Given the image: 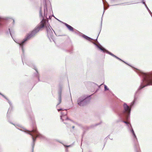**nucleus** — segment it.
I'll list each match as a JSON object with an SVG mask.
<instances>
[{
  "label": "nucleus",
  "instance_id": "1",
  "mask_svg": "<svg viewBox=\"0 0 152 152\" xmlns=\"http://www.w3.org/2000/svg\"><path fill=\"white\" fill-rule=\"evenodd\" d=\"M37 32H38L35 30V29H34L31 32L29 33L27 35L26 39L24 41L22 42L21 44H23L27 40L34 37Z\"/></svg>",
  "mask_w": 152,
  "mask_h": 152
},
{
  "label": "nucleus",
  "instance_id": "2",
  "mask_svg": "<svg viewBox=\"0 0 152 152\" xmlns=\"http://www.w3.org/2000/svg\"><path fill=\"white\" fill-rule=\"evenodd\" d=\"M46 24V20L44 19H43L40 22L39 25L35 29L38 32Z\"/></svg>",
  "mask_w": 152,
  "mask_h": 152
},
{
  "label": "nucleus",
  "instance_id": "3",
  "mask_svg": "<svg viewBox=\"0 0 152 152\" xmlns=\"http://www.w3.org/2000/svg\"><path fill=\"white\" fill-rule=\"evenodd\" d=\"M147 84L143 86H141L140 89H141L148 85H152V73L150 77L147 80Z\"/></svg>",
  "mask_w": 152,
  "mask_h": 152
},
{
  "label": "nucleus",
  "instance_id": "4",
  "mask_svg": "<svg viewBox=\"0 0 152 152\" xmlns=\"http://www.w3.org/2000/svg\"><path fill=\"white\" fill-rule=\"evenodd\" d=\"M85 99H79L77 101L78 104L80 106H83L86 103V102L85 100Z\"/></svg>",
  "mask_w": 152,
  "mask_h": 152
},
{
  "label": "nucleus",
  "instance_id": "5",
  "mask_svg": "<svg viewBox=\"0 0 152 152\" xmlns=\"http://www.w3.org/2000/svg\"><path fill=\"white\" fill-rule=\"evenodd\" d=\"M124 108L125 112L129 114L130 113V108H129V107L126 104H124Z\"/></svg>",
  "mask_w": 152,
  "mask_h": 152
},
{
  "label": "nucleus",
  "instance_id": "6",
  "mask_svg": "<svg viewBox=\"0 0 152 152\" xmlns=\"http://www.w3.org/2000/svg\"><path fill=\"white\" fill-rule=\"evenodd\" d=\"M37 130L34 128V129H33V130L29 132V134L32 136V137L34 141L36 140V137L35 138H34L33 137V135L32 134V133H34L36 134L37 133Z\"/></svg>",
  "mask_w": 152,
  "mask_h": 152
},
{
  "label": "nucleus",
  "instance_id": "7",
  "mask_svg": "<svg viewBox=\"0 0 152 152\" xmlns=\"http://www.w3.org/2000/svg\"><path fill=\"white\" fill-rule=\"evenodd\" d=\"M61 90H60L58 92V104H57V105H59L61 102Z\"/></svg>",
  "mask_w": 152,
  "mask_h": 152
},
{
  "label": "nucleus",
  "instance_id": "8",
  "mask_svg": "<svg viewBox=\"0 0 152 152\" xmlns=\"http://www.w3.org/2000/svg\"><path fill=\"white\" fill-rule=\"evenodd\" d=\"M65 25L68 28L70 31H73L74 28L70 26L68 24H67L65 23Z\"/></svg>",
  "mask_w": 152,
  "mask_h": 152
},
{
  "label": "nucleus",
  "instance_id": "9",
  "mask_svg": "<svg viewBox=\"0 0 152 152\" xmlns=\"http://www.w3.org/2000/svg\"><path fill=\"white\" fill-rule=\"evenodd\" d=\"M61 119L63 121L65 120L68 119V118L66 115H63L61 116Z\"/></svg>",
  "mask_w": 152,
  "mask_h": 152
},
{
  "label": "nucleus",
  "instance_id": "10",
  "mask_svg": "<svg viewBox=\"0 0 152 152\" xmlns=\"http://www.w3.org/2000/svg\"><path fill=\"white\" fill-rule=\"evenodd\" d=\"M101 50L104 52L105 51V49L101 45H99L97 46Z\"/></svg>",
  "mask_w": 152,
  "mask_h": 152
},
{
  "label": "nucleus",
  "instance_id": "11",
  "mask_svg": "<svg viewBox=\"0 0 152 152\" xmlns=\"http://www.w3.org/2000/svg\"><path fill=\"white\" fill-rule=\"evenodd\" d=\"M85 38L87 40H89V41H90L91 40V39L90 38L87 36H85Z\"/></svg>",
  "mask_w": 152,
  "mask_h": 152
},
{
  "label": "nucleus",
  "instance_id": "12",
  "mask_svg": "<svg viewBox=\"0 0 152 152\" xmlns=\"http://www.w3.org/2000/svg\"><path fill=\"white\" fill-rule=\"evenodd\" d=\"M104 88L105 90H108V89L107 88V87L106 86H104Z\"/></svg>",
  "mask_w": 152,
  "mask_h": 152
},
{
  "label": "nucleus",
  "instance_id": "13",
  "mask_svg": "<svg viewBox=\"0 0 152 152\" xmlns=\"http://www.w3.org/2000/svg\"><path fill=\"white\" fill-rule=\"evenodd\" d=\"M110 54L112 56H115L114 55V54H113L111 53H110Z\"/></svg>",
  "mask_w": 152,
  "mask_h": 152
},
{
  "label": "nucleus",
  "instance_id": "14",
  "mask_svg": "<svg viewBox=\"0 0 152 152\" xmlns=\"http://www.w3.org/2000/svg\"><path fill=\"white\" fill-rule=\"evenodd\" d=\"M33 150H34V148L33 147L32 148V149H31V151L30 152H33Z\"/></svg>",
  "mask_w": 152,
  "mask_h": 152
},
{
  "label": "nucleus",
  "instance_id": "15",
  "mask_svg": "<svg viewBox=\"0 0 152 152\" xmlns=\"http://www.w3.org/2000/svg\"><path fill=\"white\" fill-rule=\"evenodd\" d=\"M2 18L1 17H0V22H1L2 20ZM0 25H1V24L0 23Z\"/></svg>",
  "mask_w": 152,
  "mask_h": 152
},
{
  "label": "nucleus",
  "instance_id": "16",
  "mask_svg": "<svg viewBox=\"0 0 152 152\" xmlns=\"http://www.w3.org/2000/svg\"><path fill=\"white\" fill-rule=\"evenodd\" d=\"M133 133V134L134 135V136L135 137H136V136H135V135L134 134V132H132Z\"/></svg>",
  "mask_w": 152,
  "mask_h": 152
},
{
  "label": "nucleus",
  "instance_id": "17",
  "mask_svg": "<svg viewBox=\"0 0 152 152\" xmlns=\"http://www.w3.org/2000/svg\"><path fill=\"white\" fill-rule=\"evenodd\" d=\"M124 123H125L126 124H128V122H126V121H124Z\"/></svg>",
  "mask_w": 152,
  "mask_h": 152
},
{
  "label": "nucleus",
  "instance_id": "18",
  "mask_svg": "<svg viewBox=\"0 0 152 152\" xmlns=\"http://www.w3.org/2000/svg\"><path fill=\"white\" fill-rule=\"evenodd\" d=\"M114 57H115V58H117V59H119V58H118V57H117L116 56H114Z\"/></svg>",
  "mask_w": 152,
  "mask_h": 152
},
{
  "label": "nucleus",
  "instance_id": "19",
  "mask_svg": "<svg viewBox=\"0 0 152 152\" xmlns=\"http://www.w3.org/2000/svg\"><path fill=\"white\" fill-rule=\"evenodd\" d=\"M114 57H115V58H117V59H119V58H118V57H117L116 56H114Z\"/></svg>",
  "mask_w": 152,
  "mask_h": 152
},
{
  "label": "nucleus",
  "instance_id": "20",
  "mask_svg": "<svg viewBox=\"0 0 152 152\" xmlns=\"http://www.w3.org/2000/svg\"><path fill=\"white\" fill-rule=\"evenodd\" d=\"M61 110V109H58V111H60V110Z\"/></svg>",
  "mask_w": 152,
  "mask_h": 152
},
{
  "label": "nucleus",
  "instance_id": "21",
  "mask_svg": "<svg viewBox=\"0 0 152 152\" xmlns=\"http://www.w3.org/2000/svg\"><path fill=\"white\" fill-rule=\"evenodd\" d=\"M132 132H134V131H133V130L132 129Z\"/></svg>",
  "mask_w": 152,
  "mask_h": 152
},
{
  "label": "nucleus",
  "instance_id": "22",
  "mask_svg": "<svg viewBox=\"0 0 152 152\" xmlns=\"http://www.w3.org/2000/svg\"><path fill=\"white\" fill-rule=\"evenodd\" d=\"M74 127H75V126H72V128H73V129H74Z\"/></svg>",
  "mask_w": 152,
  "mask_h": 152
},
{
  "label": "nucleus",
  "instance_id": "23",
  "mask_svg": "<svg viewBox=\"0 0 152 152\" xmlns=\"http://www.w3.org/2000/svg\"><path fill=\"white\" fill-rule=\"evenodd\" d=\"M62 113H62H62H61V114H62Z\"/></svg>",
  "mask_w": 152,
  "mask_h": 152
},
{
  "label": "nucleus",
  "instance_id": "24",
  "mask_svg": "<svg viewBox=\"0 0 152 152\" xmlns=\"http://www.w3.org/2000/svg\"><path fill=\"white\" fill-rule=\"evenodd\" d=\"M0 94H1V95H2L0 93Z\"/></svg>",
  "mask_w": 152,
  "mask_h": 152
}]
</instances>
